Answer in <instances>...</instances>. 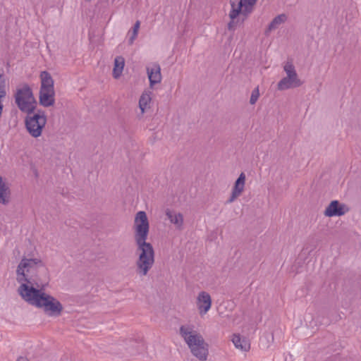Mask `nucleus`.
I'll return each instance as SVG.
<instances>
[{
  "mask_svg": "<svg viewBox=\"0 0 361 361\" xmlns=\"http://www.w3.org/2000/svg\"><path fill=\"white\" fill-rule=\"evenodd\" d=\"M194 346L190 347L192 354L201 361H205L209 354L208 344L203 341V343H194Z\"/></svg>",
  "mask_w": 361,
  "mask_h": 361,
  "instance_id": "obj_10",
  "label": "nucleus"
},
{
  "mask_svg": "<svg viewBox=\"0 0 361 361\" xmlns=\"http://www.w3.org/2000/svg\"><path fill=\"white\" fill-rule=\"evenodd\" d=\"M234 26H235L234 20H231V21L230 23H228V29L229 30H234Z\"/></svg>",
  "mask_w": 361,
  "mask_h": 361,
  "instance_id": "obj_26",
  "label": "nucleus"
},
{
  "mask_svg": "<svg viewBox=\"0 0 361 361\" xmlns=\"http://www.w3.org/2000/svg\"><path fill=\"white\" fill-rule=\"evenodd\" d=\"M138 258L135 262L136 273L140 276H145L154 264V250L151 243L135 244Z\"/></svg>",
  "mask_w": 361,
  "mask_h": 361,
  "instance_id": "obj_2",
  "label": "nucleus"
},
{
  "mask_svg": "<svg viewBox=\"0 0 361 361\" xmlns=\"http://www.w3.org/2000/svg\"><path fill=\"white\" fill-rule=\"evenodd\" d=\"M286 77L283 78L278 82V90H285L290 88L298 87L302 85V82L298 78V74L292 63L287 62L284 67Z\"/></svg>",
  "mask_w": 361,
  "mask_h": 361,
  "instance_id": "obj_6",
  "label": "nucleus"
},
{
  "mask_svg": "<svg viewBox=\"0 0 361 361\" xmlns=\"http://www.w3.org/2000/svg\"><path fill=\"white\" fill-rule=\"evenodd\" d=\"M240 196V195L235 193V192L232 191L231 192V195L230 196V197L226 201V204H231L233 202H234L238 197Z\"/></svg>",
  "mask_w": 361,
  "mask_h": 361,
  "instance_id": "obj_25",
  "label": "nucleus"
},
{
  "mask_svg": "<svg viewBox=\"0 0 361 361\" xmlns=\"http://www.w3.org/2000/svg\"><path fill=\"white\" fill-rule=\"evenodd\" d=\"M180 334L189 348L194 346V343H203V341H204L200 333L189 326H181L180 328Z\"/></svg>",
  "mask_w": 361,
  "mask_h": 361,
  "instance_id": "obj_7",
  "label": "nucleus"
},
{
  "mask_svg": "<svg viewBox=\"0 0 361 361\" xmlns=\"http://www.w3.org/2000/svg\"><path fill=\"white\" fill-rule=\"evenodd\" d=\"M348 210L345 204H341L338 200H333L326 208L324 214L328 217L340 216L344 215Z\"/></svg>",
  "mask_w": 361,
  "mask_h": 361,
  "instance_id": "obj_8",
  "label": "nucleus"
},
{
  "mask_svg": "<svg viewBox=\"0 0 361 361\" xmlns=\"http://www.w3.org/2000/svg\"><path fill=\"white\" fill-rule=\"evenodd\" d=\"M259 97V92L258 87L254 89L252 92L251 97L250 99V103L251 104H255Z\"/></svg>",
  "mask_w": 361,
  "mask_h": 361,
  "instance_id": "obj_22",
  "label": "nucleus"
},
{
  "mask_svg": "<svg viewBox=\"0 0 361 361\" xmlns=\"http://www.w3.org/2000/svg\"><path fill=\"white\" fill-rule=\"evenodd\" d=\"M124 64L125 60L123 57L117 56L114 59V68L113 70V75L115 78H118L121 75Z\"/></svg>",
  "mask_w": 361,
  "mask_h": 361,
  "instance_id": "obj_17",
  "label": "nucleus"
},
{
  "mask_svg": "<svg viewBox=\"0 0 361 361\" xmlns=\"http://www.w3.org/2000/svg\"><path fill=\"white\" fill-rule=\"evenodd\" d=\"M2 177L0 176V184L4 183Z\"/></svg>",
  "mask_w": 361,
  "mask_h": 361,
  "instance_id": "obj_30",
  "label": "nucleus"
},
{
  "mask_svg": "<svg viewBox=\"0 0 361 361\" xmlns=\"http://www.w3.org/2000/svg\"><path fill=\"white\" fill-rule=\"evenodd\" d=\"M230 4H231V9L235 8L236 6H237L236 2L235 1H233V0L230 1Z\"/></svg>",
  "mask_w": 361,
  "mask_h": 361,
  "instance_id": "obj_29",
  "label": "nucleus"
},
{
  "mask_svg": "<svg viewBox=\"0 0 361 361\" xmlns=\"http://www.w3.org/2000/svg\"><path fill=\"white\" fill-rule=\"evenodd\" d=\"M138 31L132 29L131 30H129L128 35H130L129 39H128V44H133L134 42V40L136 39L137 36Z\"/></svg>",
  "mask_w": 361,
  "mask_h": 361,
  "instance_id": "obj_24",
  "label": "nucleus"
},
{
  "mask_svg": "<svg viewBox=\"0 0 361 361\" xmlns=\"http://www.w3.org/2000/svg\"><path fill=\"white\" fill-rule=\"evenodd\" d=\"M253 5H249L243 3L244 8H242V14L245 16H247V15L251 13L253 10Z\"/></svg>",
  "mask_w": 361,
  "mask_h": 361,
  "instance_id": "obj_23",
  "label": "nucleus"
},
{
  "mask_svg": "<svg viewBox=\"0 0 361 361\" xmlns=\"http://www.w3.org/2000/svg\"><path fill=\"white\" fill-rule=\"evenodd\" d=\"M243 7V1H239L235 8L231 9L229 17L231 20H235L240 13L242 14V8Z\"/></svg>",
  "mask_w": 361,
  "mask_h": 361,
  "instance_id": "obj_21",
  "label": "nucleus"
},
{
  "mask_svg": "<svg viewBox=\"0 0 361 361\" xmlns=\"http://www.w3.org/2000/svg\"><path fill=\"white\" fill-rule=\"evenodd\" d=\"M147 73L151 87L154 85L161 82L162 77L161 74V68L158 63H154L151 68L147 67Z\"/></svg>",
  "mask_w": 361,
  "mask_h": 361,
  "instance_id": "obj_11",
  "label": "nucleus"
},
{
  "mask_svg": "<svg viewBox=\"0 0 361 361\" xmlns=\"http://www.w3.org/2000/svg\"><path fill=\"white\" fill-rule=\"evenodd\" d=\"M47 123V117L42 110H37V112L27 114L25 119V128L29 134L35 137L41 136L42 129Z\"/></svg>",
  "mask_w": 361,
  "mask_h": 361,
  "instance_id": "obj_4",
  "label": "nucleus"
},
{
  "mask_svg": "<svg viewBox=\"0 0 361 361\" xmlns=\"http://www.w3.org/2000/svg\"><path fill=\"white\" fill-rule=\"evenodd\" d=\"M166 216L177 229L181 230L183 228V216L181 213L167 209Z\"/></svg>",
  "mask_w": 361,
  "mask_h": 361,
  "instance_id": "obj_13",
  "label": "nucleus"
},
{
  "mask_svg": "<svg viewBox=\"0 0 361 361\" xmlns=\"http://www.w3.org/2000/svg\"><path fill=\"white\" fill-rule=\"evenodd\" d=\"M151 100L152 98L150 92H145L142 94L139 99V107L142 114L145 113V111L148 107Z\"/></svg>",
  "mask_w": 361,
  "mask_h": 361,
  "instance_id": "obj_19",
  "label": "nucleus"
},
{
  "mask_svg": "<svg viewBox=\"0 0 361 361\" xmlns=\"http://www.w3.org/2000/svg\"><path fill=\"white\" fill-rule=\"evenodd\" d=\"M15 101L19 109L27 114H32L36 108L37 102L27 85L16 90Z\"/></svg>",
  "mask_w": 361,
  "mask_h": 361,
  "instance_id": "obj_3",
  "label": "nucleus"
},
{
  "mask_svg": "<svg viewBox=\"0 0 361 361\" xmlns=\"http://www.w3.org/2000/svg\"><path fill=\"white\" fill-rule=\"evenodd\" d=\"M54 90H39V101L40 105L44 107L53 106L55 102Z\"/></svg>",
  "mask_w": 361,
  "mask_h": 361,
  "instance_id": "obj_12",
  "label": "nucleus"
},
{
  "mask_svg": "<svg viewBox=\"0 0 361 361\" xmlns=\"http://www.w3.org/2000/svg\"><path fill=\"white\" fill-rule=\"evenodd\" d=\"M212 305V298L210 295L205 292L201 291L197 298V306L200 314H206Z\"/></svg>",
  "mask_w": 361,
  "mask_h": 361,
  "instance_id": "obj_9",
  "label": "nucleus"
},
{
  "mask_svg": "<svg viewBox=\"0 0 361 361\" xmlns=\"http://www.w3.org/2000/svg\"><path fill=\"white\" fill-rule=\"evenodd\" d=\"M140 22L139 20H137V21L135 22V23L134 24V25H133V28H132V29H133V30H135L138 31V30H139V29H140Z\"/></svg>",
  "mask_w": 361,
  "mask_h": 361,
  "instance_id": "obj_27",
  "label": "nucleus"
},
{
  "mask_svg": "<svg viewBox=\"0 0 361 361\" xmlns=\"http://www.w3.org/2000/svg\"><path fill=\"white\" fill-rule=\"evenodd\" d=\"M11 191L5 182L0 184V203L7 204L10 202Z\"/></svg>",
  "mask_w": 361,
  "mask_h": 361,
  "instance_id": "obj_15",
  "label": "nucleus"
},
{
  "mask_svg": "<svg viewBox=\"0 0 361 361\" xmlns=\"http://www.w3.org/2000/svg\"><path fill=\"white\" fill-rule=\"evenodd\" d=\"M133 228L135 243H147L149 231V224L145 212L140 211L136 214Z\"/></svg>",
  "mask_w": 361,
  "mask_h": 361,
  "instance_id": "obj_5",
  "label": "nucleus"
},
{
  "mask_svg": "<svg viewBox=\"0 0 361 361\" xmlns=\"http://www.w3.org/2000/svg\"><path fill=\"white\" fill-rule=\"evenodd\" d=\"M39 77L41 80V86L39 90H54V82L51 74L48 71H42Z\"/></svg>",
  "mask_w": 361,
  "mask_h": 361,
  "instance_id": "obj_14",
  "label": "nucleus"
},
{
  "mask_svg": "<svg viewBox=\"0 0 361 361\" xmlns=\"http://www.w3.org/2000/svg\"><path fill=\"white\" fill-rule=\"evenodd\" d=\"M16 361H29L26 356H19Z\"/></svg>",
  "mask_w": 361,
  "mask_h": 361,
  "instance_id": "obj_28",
  "label": "nucleus"
},
{
  "mask_svg": "<svg viewBox=\"0 0 361 361\" xmlns=\"http://www.w3.org/2000/svg\"><path fill=\"white\" fill-rule=\"evenodd\" d=\"M40 269H44L39 259L23 257L18 265L17 281L21 283L18 293L30 305L43 309L49 317H59L63 307L61 302L54 296L44 292L48 280L42 279L38 273Z\"/></svg>",
  "mask_w": 361,
  "mask_h": 361,
  "instance_id": "obj_1",
  "label": "nucleus"
},
{
  "mask_svg": "<svg viewBox=\"0 0 361 361\" xmlns=\"http://www.w3.org/2000/svg\"><path fill=\"white\" fill-rule=\"evenodd\" d=\"M286 20L287 16L284 13L276 16L269 23L267 32L276 29L279 25L285 23Z\"/></svg>",
  "mask_w": 361,
  "mask_h": 361,
  "instance_id": "obj_20",
  "label": "nucleus"
},
{
  "mask_svg": "<svg viewBox=\"0 0 361 361\" xmlns=\"http://www.w3.org/2000/svg\"><path fill=\"white\" fill-rule=\"evenodd\" d=\"M245 175L244 173H241L237 180H235L234 185L232 188V191L235 192L238 195H241L244 191L245 184Z\"/></svg>",
  "mask_w": 361,
  "mask_h": 361,
  "instance_id": "obj_18",
  "label": "nucleus"
},
{
  "mask_svg": "<svg viewBox=\"0 0 361 361\" xmlns=\"http://www.w3.org/2000/svg\"><path fill=\"white\" fill-rule=\"evenodd\" d=\"M232 341L237 348H240L243 351H248L250 344L245 338H241L239 335H233Z\"/></svg>",
  "mask_w": 361,
  "mask_h": 361,
  "instance_id": "obj_16",
  "label": "nucleus"
}]
</instances>
